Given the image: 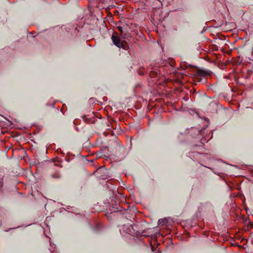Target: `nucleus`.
Returning <instances> with one entry per match:
<instances>
[{"label": "nucleus", "mask_w": 253, "mask_h": 253, "mask_svg": "<svg viewBox=\"0 0 253 253\" xmlns=\"http://www.w3.org/2000/svg\"><path fill=\"white\" fill-rule=\"evenodd\" d=\"M199 73L201 75H204V76L206 75H210L207 72L204 71H202V70H199Z\"/></svg>", "instance_id": "obj_3"}, {"label": "nucleus", "mask_w": 253, "mask_h": 253, "mask_svg": "<svg viewBox=\"0 0 253 253\" xmlns=\"http://www.w3.org/2000/svg\"><path fill=\"white\" fill-rule=\"evenodd\" d=\"M3 178L0 179V188L2 186Z\"/></svg>", "instance_id": "obj_6"}, {"label": "nucleus", "mask_w": 253, "mask_h": 253, "mask_svg": "<svg viewBox=\"0 0 253 253\" xmlns=\"http://www.w3.org/2000/svg\"><path fill=\"white\" fill-rule=\"evenodd\" d=\"M51 177L53 178H59L60 177V175L59 174H52L51 175Z\"/></svg>", "instance_id": "obj_4"}, {"label": "nucleus", "mask_w": 253, "mask_h": 253, "mask_svg": "<svg viewBox=\"0 0 253 253\" xmlns=\"http://www.w3.org/2000/svg\"><path fill=\"white\" fill-rule=\"evenodd\" d=\"M169 222L168 218L165 217L164 218L160 219L158 220V224L159 225L164 226L167 225Z\"/></svg>", "instance_id": "obj_2"}, {"label": "nucleus", "mask_w": 253, "mask_h": 253, "mask_svg": "<svg viewBox=\"0 0 253 253\" xmlns=\"http://www.w3.org/2000/svg\"><path fill=\"white\" fill-rule=\"evenodd\" d=\"M111 39L114 44L116 45L117 47L119 48H124V45L122 42L120 37L116 36L115 35H112Z\"/></svg>", "instance_id": "obj_1"}, {"label": "nucleus", "mask_w": 253, "mask_h": 253, "mask_svg": "<svg viewBox=\"0 0 253 253\" xmlns=\"http://www.w3.org/2000/svg\"><path fill=\"white\" fill-rule=\"evenodd\" d=\"M251 58L253 60V54H251Z\"/></svg>", "instance_id": "obj_7"}, {"label": "nucleus", "mask_w": 253, "mask_h": 253, "mask_svg": "<svg viewBox=\"0 0 253 253\" xmlns=\"http://www.w3.org/2000/svg\"><path fill=\"white\" fill-rule=\"evenodd\" d=\"M117 28L118 29V30L121 33V35H122L123 33V30L122 27L121 26H117Z\"/></svg>", "instance_id": "obj_5"}]
</instances>
